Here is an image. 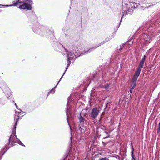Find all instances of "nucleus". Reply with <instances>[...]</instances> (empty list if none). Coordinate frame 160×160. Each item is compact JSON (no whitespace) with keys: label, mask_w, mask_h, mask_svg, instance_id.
Returning a JSON list of instances; mask_svg holds the SVG:
<instances>
[{"label":"nucleus","mask_w":160,"mask_h":160,"mask_svg":"<svg viewBox=\"0 0 160 160\" xmlns=\"http://www.w3.org/2000/svg\"><path fill=\"white\" fill-rule=\"evenodd\" d=\"M19 117H20L18 115L15 124L14 125L13 128L12 135L9 138V142H11L12 144H13L15 142H17L21 145L24 146L22 142L18 139L17 138L16 136V123L18 120L19 119Z\"/></svg>","instance_id":"nucleus-1"},{"label":"nucleus","mask_w":160,"mask_h":160,"mask_svg":"<svg viewBox=\"0 0 160 160\" xmlns=\"http://www.w3.org/2000/svg\"><path fill=\"white\" fill-rule=\"evenodd\" d=\"M75 52H76V51H75V50H73L72 52H70L69 53H67V56H68V65H67V67L66 68V70H65L64 73H63V74L62 75V76L61 77L59 81H58V83L56 85V86L54 88H53V89H54L55 88H56V87L57 86L58 84V83H59V82L61 80V79H62V77L64 76V74H65V72H66V71L68 68V67H69V65H70V64L71 63L70 61H71V58H77L78 57V56L77 57L76 56V55H75Z\"/></svg>","instance_id":"nucleus-2"},{"label":"nucleus","mask_w":160,"mask_h":160,"mask_svg":"<svg viewBox=\"0 0 160 160\" xmlns=\"http://www.w3.org/2000/svg\"><path fill=\"white\" fill-rule=\"evenodd\" d=\"M32 0H23V2H25L23 4L19 6L18 8L20 9H27L31 10L32 6L31 4L32 3Z\"/></svg>","instance_id":"nucleus-3"},{"label":"nucleus","mask_w":160,"mask_h":160,"mask_svg":"<svg viewBox=\"0 0 160 160\" xmlns=\"http://www.w3.org/2000/svg\"><path fill=\"white\" fill-rule=\"evenodd\" d=\"M145 58L146 56H144L140 61L139 66L137 69L135 73V74L138 76L139 75L140 73L141 68H143V66L145 60Z\"/></svg>","instance_id":"nucleus-4"},{"label":"nucleus","mask_w":160,"mask_h":160,"mask_svg":"<svg viewBox=\"0 0 160 160\" xmlns=\"http://www.w3.org/2000/svg\"><path fill=\"white\" fill-rule=\"evenodd\" d=\"M100 112V109L98 108H93L91 112V117L93 118H96Z\"/></svg>","instance_id":"nucleus-5"},{"label":"nucleus","mask_w":160,"mask_h":160,"mask_svg":"<svg viewBox=\"0 0 160 160\" xmlns=\"http://www.w3.org/2000/svg\"><path fill=\"white\" fill-rule=\"evenodd\" d=\"M139 76L134 74L132 80V83L131 85V88L130 90V92L131 93H132V90L136 86V82Z\"/></svg>","instance_id":"nucleus-6"},{"label":"nucleus","mask_w":160,"mask_h":160,"mask_svg":"<svg viewBox=\"0 0 160 160\" xmlns=\"http://www.w3.org/2000/svg\"><path fill=\"white\" fill-rule=\"evenodd\" d=\"M71 100V98L70 97H69L68 98V100H67V107H66V115H67V119L68 122V125H69V126H70V125H69L68 119V117H69V109H68V108L69 106V103L70 102ZM69 127H70V129H71V128L70 126H69Z\"/></svg>","instance_id":"nucleus-7"},{"label":"nucleus","mask_w":160,"mask_h":160,"mask_svg":"<svg viewBox=\"0 0 160 160\" xmlns=\"http://www.w3.org/2000/svg\"><path fill=\"white\" fill-rule=\"evenodd\" d=\"M19 0H16L15 1H14L12 2V4L6 5V6L7 7H8L11 6H17L19 5L20 4L22 3V2H19Z\"/></svg>","instance_id":"nucleus-8"},{"label":"nucleus","mask_w":160,"mask_h":160,"mask_svg":"<svg viewBox=\"0 0 160 160\" xmlns=\"http://www.w3.org/2000/svg\"><path fill=\"white\" fill-rule=\"evenodd\" d=\"M79 124L83 126L84 125V123L86 122L85 119L81 115H80L79 117Z\"/></svg>","instance_id":"nucleus-9"},{"label":"nucleus","mask_w":160,"mask_h":160,"mask_svg":"<svg viewBox=\"0 0 160 160\" xmlns=\"http://www.w3.org/2000/svg\"><path fill=\"white\" fill-rule=\"evenodd\" d=\"M132 160H136V158H135V156L133 155V151H134V149L133 148L132 146Z\"/></svg>","instance_id":"nucleus-10"},{"label":"nucleus","mask_w":160,"mask_h":160,"mask_svg":"<svg viewBox=\"0 0 160 160\" xmlns=\"http://www.w3.org/2000/svg\"><path fill=\"white\" fill-rule=\"evenodd\" d=\"M143 39L145 41H148L149 40V38L146 34H145L144 35Z\"/></svg>","instance_id":"nucleus-11"},{"label":"nucleus","mask_w":160,"mask_h":160,"mask_svg":"<svg viewBox=\"0 0 160 160\" xmlns=\"http://www.w3.org/2000/svg\"><path fill=\"white\" fill-rule=\"evenodd\" d=\"M103 43H102V44H103ZM101 45H102V44H100V45H99L97 47H93V48H90V49H89V50H88V51H87L86 52H89L90 51H91V49H95L97 47H98L99 46Z\"/></svg>","instance_id":"nucleus-12"},{"label":"nucleus","mask_w":160,"mask_h":160,"mask_svg":"<svg viewBox=\"0 0 160 160\" xmlns=\"http://www.w3.org/2000/svg\"><path fill=\"white\" fill-rule=\"evenodd\" d=\"M109 87V85L107 84L104 86V88H106V89H107Z\"/></svg>","instance_id":"nucleus-13"},{"label":"nucleus","mask_w":160,"mask_h":160,"mask_svg":"<svg viewBox=\"0 0 160 160\" xmlns=\"http://www.w3.org/2000/svg\"><path fill=\"white\" fill-rule=\"evenodd\" d=\"M108 158H104L100 159H99L98 160H108Z\"/></svg>","instance_id":"nucleus-14"},{"label":"nucleus","mask_w":160,"mask_h":160,"mask_svg":"<svg viewBox=\"0 0 160 160\" xmlns=\"http://www.w3.org/2000/svg\"><path fill=\"white\" fill-rule=\"evenodd\" d=\"M112 130H109L108 131V132H107V131L106 130H105V132L107 134H108V132H111Z\"/></svg>","instance_id":"nucleus-15"},{"label":"nucleus","mask_w":160,"mask_h":160,"mask_svg":"<svg viewBox=\"0 0 160 160\" xmlns=\"http://www.w3.org/2000/svg\"><path fill=\"white\" fill-rule=\"evenodd\" d=\"M131 8L133 10L135 8V6H134L133 7H132Z\"/></svg>","instance_id":"nucleus-16"},{"label":"nucleus","mask_w":160,"mask_h":160,"mask_svg":"<svg viewBox=\"0 0 160 160\" xmlns=\"http://www.w3.org/2000/svg\"><path fill=\"white\" fill-rule=\"evenodd\" d=\"M124 15V14H123V16L122 17H121V20H120V22H121V21H122V19L123 18V16Z\"/></svg>","instance_id":"nucleus-17"},{"label":"nucleus","mask_w":160,"mask_h":160,"mask_svg":"<svg viewBox=\"0 0 160 160\" xmlns=\"http://www.w3.org/2000/svg\"><path fill=\"white\" fill-rule=\"evenodd\" d=\"M14 102L15 103V106H16V108H17V109H18V108H17V105H16V103H15V102Z\"/></svg>","instance_id":"nucleus-18"},{"label":"nucleus","mask_w":160,"mask_h":160,"mask_svg":"<svg viewBox=\"0 0 160 160\" xmlns=\"http://www.w3.org/2000/svg\"><path fill=\"white\" fill-rule=\"evenodd\" d=\"M108 137H109L108 136L107 137H105L104 138H108Z\"/></svg>","instance_id":"nucleus-19"},{"label":"nucleus","mask_w":160,"mask_h":160,"mask_svg":"<svg viewBox=\"0 0 160 160\" xmlns=\"http://www.w3.org/2000/svg\"><path fill=\"white\" fill-rule=\"evenodd\" d=\"M71 135L72 136V132H71Z\"/></svg>","instance_id":"nucleus-20"}]
</instances>
